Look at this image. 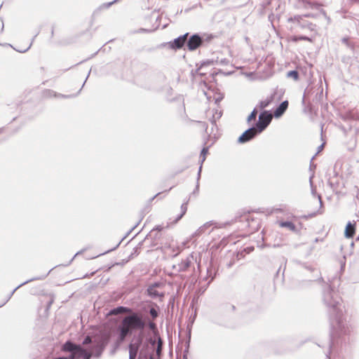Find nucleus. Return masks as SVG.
<instances>
[{"mask_svg": "<svg viewBox=\"0 0 359 359\" xmlns=\"http://www.w3.org/2000/svg\"><path fill=\"white\" fill-rule=\"evenodd\" d=\"M146 323L142 315L132 312L130 315L126 316L118 327L119 338L123 341L126 337L135 330H143Z\"/></svg>", "mask_w": 359, "mask_h": 359, "instance_id": "f257e3e1", "label": "nucleus"}, {"mask_svg": "<svg viewBox=\"0 0 359 359\" xmlns=\"http://www.w3.org/2000/svg\"><path fill=\"white\" fill-rule=\"evenodd\" d=\"M272 115L267 111L262 113L259 116V121L257 123V128L259 131H262L271 121Z\"/></svg>", "mask_w": 359, "mask_h": 359, "instance_id": "f03ea898", "label": "nucleus"}, {"mask_svg": "<svg viewBox=\"0 0 359 359\" xmlns=\"http://www.w3.org/2000/svg\"><path fill=\"white\" fill-rule=\"evenodd\" d=\"M189 34L187 33L182 36H179L174 41L168 43V46L171 49L177 50L182 48L187 40Z\"/></svg>", "mask_w": 359, "mask_h": 359, "instance_id": "7ed1b4c3", "label": "nucleus"}, {"mask_svg": "<svg viewBox=\"0 0 359 359\" xmlns=\"http://www.w3.org/2000/svg\"><path fill=\"white\" fill-rule=\"evenodd\" d=\"M202 44V39L198 34L191 36L187 41V48L189 50H194Z\"/></svg>", "mask_w": 359, "mask_h": 359, "instance_id": "20e7f679", "label": "nucleus"}, {"mask_svg": "<svg viewBox=\"0 0 359 359\" xmlns=\"http://www.w3.org/2000/svg\"><path fill=\"white\" fill-rule=\"evenodd\" d=\"M142 344V337H140L137 341L129 345L130 359H135L139 348Z\"/></svg>", "mask_w": 359, "mask_h": 359, "instance_id": "39448f33", "label": "nucleus"}, {"mask_svg": "<svg viewBox=\"0 0 359 359\" xmlns=\"http://www.w3.org/2000/svg\"><path fill=\"white\" fill-rule=\"evenodd\" d=\"M257 130L255 128H252L244 132L241 136L239 137L238 141L239 142L243 143L245 142H248L252 138H253L255 135L257 134Z\"/></svg>", "mask_w": 359, "mask_h": 359, "instance_id": "423d86ee", "label": "nucleus"}, {"mask_svg": "<svg viewBox=\"0 0 359 359\" xmlns=\"http://www.w3.org/2000/svg\"><path fill=\"white\" fill-rule=\"evenodd\" d=\"M63 350L69 352L80 351L81 353H85V351L80 346L75 345L70 341H67L64 344Z\"/></svg>", "mask_w": 359, "mask_h": 359, "instance_id": "0eeeda50", "label": "nucleus"}, {"mask_svg": "<svg viewBox=\"0 0 359 359\" xmlns=\"http://www.w3.org/2000/svg\"><path fill=\"white\" fill-rule=\"evenodd\" d=\"M355 233V224H352L351 222H348L346 224L345 231H344L345 237L348 238H353L354 236Z\"/></svg>", "mask_w": 359, "mask_h": 359, "instance_id": "6e6552de", "label": "nucleus"}, {"mask_svg": "<svg viewBox=\"0 0 359 359\" xmlns=\"http://www.w3.org/2000/svg\"><path fill=\"white\" fill-rule=\"evenodd\" d=\"M288 107V102L284 101L283 102L280 106L274 111V116L280 117L283 114V113L286 111Z\"/></svg>", "mask_w": 359, "mask_h": 359, "instance_id": "1a4fd4ad", "label": "nucleus"}, {"mask_svg": "<svg viewBox=\"0 0 359 359\" xmlns=\"http://www.w3.org/2000/svg\"><path fill=\"white\" fill-rule=\"evenodd\" d=\"M158 286H160V284L158 283H155L154 285H150L147 290L149 295L152 297L163 296V294H161L157 290V287Z\"/></svg>", "mask_w": 359, "mask_h": 359, "instance_id": "9d476101", "label": "nucleus"}, {"mask_svg": "<svg viewBox=\"0 0 359 359\" xmlns=\"http://www.w3.org/2000/svg\"><path fill=\"white\" fill-rule=\"evenodd\" d=\"M133 311L130 309L124 307V306H118L117 308L114 309L109 313L111 315H118L120 313H131Z\"/></svg>", "mask_w": 359, "mask_h": 359, "instance_id": "9b49d317", "label": "nucleus"}, {"mask_svg": "<svg viewBox=\"0 0 359 359\" xmlns=\"http://www.w3.org/2000/svg\"><path fill=\"white\" fill-rule=\"evenodd\" d=\"M278 224L280 227L287 228L291 231L296 232L297 231L294 224L292 222H279Z\"/></svg>", "mask_w": 359, "mask_h": 359, "instance_id": "f8f14e48", "label": "nucleus"}, {"mask_svg": "<svg viewBox=\"0 0 359 359\" xmlns=\"http://www.w3.org/2000/svg\"><path fill=\"white\" fill-rule=\"evenodd\" d=\"M288 41L293 42H297L298 41H306L309 42H312V40L309 37L305 36H291L289 37Z\"/></svg>", "mask_w": 359, "mask_h": 359, "instance_id": "ddd939ff", "label": "nucleus"}, {"mask_svg": "<svg viewBox=\"0 0 359 359\" xmlns=\"http://www.w3.org/2000/svg\"><path fill=\"white\" fill-rule=\"evenodd\" d=\"M273 100V97L270 96V97L266 98L264 100L261 101L259 103V108L261 109L266 108L272 102Z\"/></svg>", "mask_w": 359, "mask_h": 359, "instance_id": "4468645a", "label": "nucleus"}, {"mask_svg": "<svg viewBox=\"0 0 359 359\" xmlns=\"http://www.w3.org/2000/svg\"><path fill=\"white\" fill-rule=\"evenodd\" d=\"M287 77L292 78L295 81L299 79V73L297 71H290L287 72Z\"/></svg>", "mask_w": 359, "mask_h": 359, "instance_id": "2eb2a0df", "label": "nucleus"}, {"mask_svg": "<svg viewBox=\"0 0 359 359\" xmlns=\"http://www.w3.org/2000/svg\"><path fill=\"white\" fill-rule=\"evenodd\" d=\"M163 341L161 337L158 338V344L156 347V353L158 355H160L162 351Z\"/></svg>", "mask_w": 359, "mask_h": 359, "instance_id": "dca6fc26", "label": "nucleus"}, {"mask_svg": "<svg viewBox=\"0 0 359 359\" xmlns=\"http://www.w3.org/2000/svg\"><path fill=\"white\" fill-rule=\"evenodd\" d=\"M302 17L303 16H302V15H295L293 18H290L288 20V21L289 22H295L297 23H300L301 20H302Z\"/></svg>", "mask_w": 359, "mask_h": 359, "instance_id": "f3484780", "label": "nucleus"}, {"mask_svg": "<svg viewBox=\"0 0 359 359\" xmlns=\"http://www.w3.org/2000/svg\"><path fill=\"white\" fill-rule=\"evenodd\" d=\"M257 111L256 109H254L252 113L250 114V116H248V121L250 122V121H254L256 119V117H257Z\"/></svg>", "mask_w": 359, "mask_h": 359, "instance_id": "a211bd4d", "label": "nucleus"}, {"mask_svg": "<svg viewBox=\"0 0 359 359\" xmlns=\"http://www.w3.org/2000/svg\"><path fill=\"white\" fill-rule=\"evenodd\" d=\"M181 208H182V212H181L180 216L176 219L175 222H177L178 220H180L187 212V206L186 205H182Z\"/></svg>", "mask_w": 359, "mask_h": 359, "instance_id": "6ab92c4d", "label": "nucleus"}, {"mask_svg": "<svg viewBox=\"0 0 359 359\" xmlns=\"http://www.w3.org/2000/svg\"><path fill=\"white\" fill-rule=\"evenodd\" d=\"M83 353H81L80 351H74L72 352V355L69 357V359H75L76 357H79L82 355Z\"/></svg>", "mask_w": 359, "mask_h": 359, "instance_id": "aec40b11", "label": "nucleus"}, {"mask_svg": "<svg viewBox=\"0 0 359 359\" xmlns=\"http://www.w3.org/2000/svg\"><path fill=\"white\" fill-rule=\"evenodd\" d=\"M149 313H150L151 316L154 319H155V318H157V316H158V312H157V311H156L155 309H154V308H151V309H150V311H149Z\"/></svg>", "mask_w": 359, "mask_h": 359, "instance_id": "412c9836", "label": "nucleus"}, {"mask_svg": "<svg viewBox=\"0 0 359 359\" xmlns=\"http://www.w3.org/2000/svg\"><path fill=\"white\" fill-rule=\"evenodd\" d=\"M208 152V148L205 147V148H203V149H202L201 155V156H202V161H205V156H206V155H207Z\"/></svg>", "mask_w": 359, "mask_h": 359, "instance_id": "4be33fe9", "label": "nucleus"}, {"mask_svg": "<svg viewBox=\"0 0 359 359\" xmlns=\"http://www.w3.org/2000/svg\"><path fill=\"white\" fill-rule=\"evenodd\" d=\"M29 46H30V44L29 43H27V46L25 48H20V47L18 46V51L25 52V51H26V50H27L29 48Z\"/></svg>", "mask_w": 359, "mask_h": 359, "instance_id": "5701e85b", "label": "nucleus"}, {"mask_svg": "<svg viewBox=\"0 0 359 359\" xmlns=\"http://www.w3.org/2000/svg\"><path fill=\"white\" fill-rule=\"evenodd\" d=\"M91 341H92L91 338L88 336L84 339L83 344H85V345L91 343Z\"/></svg>", "mask_w": 359, "mask_h": 359, "instance_id": "b1692460", "label": "nucleus"}, {"mask_svg": "<svg viewBox=\"0 0 359 359\" xmlns=\"http://www.w3.org/2000/svg\"><path fill=\"white\" fill-rule=\"evenodd\" d=\"M304 18H314L313 14L312 13H307L303 15Z\"/></svg>", "mask_w": 359, "mask_h": 359, "instance_id": "393cba45", "label": "nucleus"}, {"mask_svg": "<svg viewBox=\"0 0 359 359\" xmlns=\"http://www.w3.org/2000/svg\"><path fill=\"white\" fill-rule=\"evenodd\" d=\"M163 229V228L162 226H156V228H154V229H153V231H154V230L161 231Z\"/></svg>", "mask_w": 359, "mask_h": 359, "instance_id": "a878e982", "label": "nucleus"}, {"mask_svg": "<svg viewBox=\"0 0 359 359\" xmlns=\"http://www.w3.org/2000/svg\"><path fill=\"white\" fill-rule=\"evenodd\" d=\"M4 28L3 23L0 22V31H2Z\"/></svg>", "mask_w": 359, "mask_h": 359, "instance_id": "bb28decb", "label": "nucleus"}, {"mask_svg": "<svg viewBox=\"0 0 359 359\" xmlns=\"http://www.w3.org/2000/svg\"><path fill=\"white\" fill-rule=\"evenodd\" d=\"M55 359H67L66 358H55Z\"/></svg>", "mask_w": 359, "mask_h": 359, "instance_id": "cd10ccee", "label": "nucleus"}, {"mask_svg": "<svg viewBox=\"0 0 359 359\" xmlns=\"http://www.w3.org/2000/svg\"><path fill=\"white\" fill-rule=\"evenodd\" d=\"M150 359H153L152 358H151Z\"/></svg>", "mask_w": 359, "mask_h": 359, "instance_id": "c85d7f7f", "label": "nucleus"}]
</instances>
